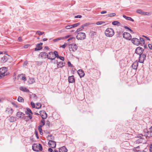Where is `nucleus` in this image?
Segmentation results:
<instances>
[{"mask_svg":"<svg viewBox=\"0 0 152 152\" xmlns=\"http://www.w3.org/2000/svg\"><path fill=\"white\" fill-rule=\"evenodd\" d=\"M114 34V32L113 30L111 28H107L105 31V34L107 37H112Z\"/></svg>","mask_w":152,"mask_h":152,"instance_id":"obj_1","label":"nucleus"},{"mask_svg":"<svg viewBox=\"0 0 152 152\" xmlns=\"http://www.w3.org/2000/svg\"><path fill=\"white\" fill-rule=\"evenodd\" d=\"M86 36L84 33L79 32L78 33L76 36V38L78 40H83L86 38Z\"/></svg>","mask_w":152,"mask_h":152,"instance_id":"obj_2","label":"nucleus"},{"mask_svg":"<svg viewBox=\"0 0 152 152\" xmlns=\"http://www.w3.org/2000/svg\"><path fill=\"white\" fill-rule=\"evenodd\" d=\"M69 48L70 51L75 52L77 50V46L76 44L72 43L69 45Z\"/></svg>","mask_w":152,"mask_h":152,"instance_id":"obj_3","label":"nucleus"},{"mask_svg":"<svg viewBox=\"0 0 152 152\" xmlns=\"http://www.w3.org/2000/svg\"><path fill=\"white\" fill-rule=\"evenodd\" d=\"M7 71V69L6 67L0 68V79L5 76V73Z\"/></svg>","mask_w":152,"mask_h":152,"instance_id":"obj_4","label":"nucleus"},{"mask_svg":"<svg viewBox=\"0 0 152 152\" xmlns=\"http://www.w3.org/2000/svg\"><path fill=\"white\" fill-rule=\"evenodd\" d=\"M146 56L145 54H140L138 62L140 63H143L145 59Z\"/></svg>","mask_w":152,"mask_h":152,"instance_id":"obj_5","label":"nucleus"},{"mask_svg":"<svg viewBox=\"0 0 152 152\" xmlns=\"http://www.w3.org/2000/svg\"><path fill=\"white\" fill-rule=\"evenodd\" d=\"M123 37L125 39L130 40L132 39V36L131 34L127 32H125L123 34Z\"/></svg>","mask_w":152,"mask_h":152,"instance_id":"obj_6","label":"nucleus"},{"mask_svg":"<svg viewBox=\"0 0 152 152\" xmlns=\"http://www.w3.org/2000/svg\"><path fill=\"white\" fill-rule=\"evenodd\" d=\"M131 41L133 44L137 45H138L140 44L139 39L136 38H133L131 40Z\"/></svg>","mask_w":152,"mask_h":152,"instance_id":"obj_7","label":"nucleus"},{"mask_svg":"<svg viewBox=\"0 0 152 152\" xmlns=\"http://www.w3.org/2000/svg\"><path fill=\"white\" fill-rule=\"evenodd\" d=\"M48 145L50 147L52 148H55L56 146V142L52 140H49L48 142Z\"/></svg>","mask_w":152,"mask_h":152,"instance_id":"obj_8","label":"nucleus"},{"mask_svg":"<svg viewBox=\"0 0 152 152\" xmlns=\"http://www.w3.org/2000/svg\"><path fill=\"white\" fill-rule=\"evenodd\" d=\"M40 115L43 119H45L47 117V114L44 110L40 111L39 112Z\"/></svg>","mask_w":152,"mask_h":152,"instance_id":"obj_9","label":"nucleus"},{"mask_svg":"<svg viewBox=\"0 0 152 152\" xmlns=\"http://www.w3.org/2000/svg\"><path fill=\"white\" fill-rule=\"evenodd\" d=\"M143 49L141 47H138L136 49L135 53L137 54H143Z\"/></svg>","mask_w":152,"mask_h":152,"instance_id":"obj_10","label":"nucleus"},{"mask_svg":"<svg viewBox=\"0 0 152 152\" xmlns=\"http://www.w3.org/2000/svg\"><path fill=\"white\" fill-rule=\"evenodd\" d=\"M136 12L138 14L144 15H148L149 13L148 12H144L141 9H138L136 10Z\"/></svg>","mask_w":152,"mask_h":152,"instance_id":"obj_11","label":"nucleus"},{"mask_svg":"<svg viewBox=\"0 0 152 152\" xmlns=\"http://www.w3.org/2000/svg\"><path fill=\"white\" fill-rule=\"evenodd\" d=\"M47 58L49 59L52 60H54L56 57H54L53 53L52 52H51L48 53L47 55Z\"/></svg>","mask_w":152,"mask_h":152,"instance_id":"obj_12","label":"nucleus"},{"mask_svg":"<svg viewBox=\"0 0 152 152\" xmlns=\"http://www.w3.org/2000/svg\"><path fill=\"white\" fill-rule=\"evenodd\" d=\"M25 114L21 112H18L16 114V116L20 119H23L24 117Z\"/></svg>","mask_w":152,"mask_h":152,"instance_id":"obj_13","label":"nucleus"},{"mask_svg":"<svg viewBox=\"0 0 152 152\" xmlns=\"http://www.w3.org/2000/svg\"><path fill=\"white\" fill-rule=\"evenodd\" d=\"M43 43L42 42H40L39 44L36 45V48H35L34 50L35 51H38L42 49V45Z\"/></svg>","mask_w":152,"mask_h":152,"instance_id":"obj_14","label":"nucleus"},{"mask_svg":"<svg viewBox=\"0 0 152 152\" xmlns=\"http://www.w3.org/2000/svg\"><path fill=\"white\" fill-rule=\"evenodd\" d=\"M77 73L79 74L80 77L84 76L85 73L82 69H79L77 71Z\"/></svg>","mask_w":152,"mask_h":152,"instance_id":"obj_15","label":"nucleus"},{"mask_svg":"<svg viewBox=\"0 0 152 152\" xmlns=\"http://www.w3.org/2000/svg\"><path fill=\"white\" fill-rule=\"evenodd\" d=\"M138 66V62L136 61L134 62L132 65V68L134 69H137Z\"/></svg>","mask_w":152,"mask_h":152,"instance_id":"obj_16","label":"nucleus"},{"mask_svg":"<svg viewBox=\"0 0 152 152\" xmlns=\"http://www.w3.org/2000/svg\"><path fill=\"white\" fill-rule=\"evenodd\" d=\"M68 81L69 83H72L75 82L74 76L72 75L69 76L68 78Z\"/></svg>","mask_w":152,"mask_h":152,"instance_id":"obj_17","label":"nucleus"},{"mask_svg":"<svg viewBox=\"0 0 152 152\" xmlns=\"http://www.w3.org/2000/svg\"><path fill=\"white\" fill-rule=\"evenodd\" d=\"M32 149L34 151H38V145L37 144H34L32 146Z\"/></svg>","mask_w":152,"mask_h":152,"instance_id":"obj_18","label":"nucleus"},{"mask_svg":"<svg viewBox=\"0 0 152 152\" xmlns=\"http://www.w3.org/2000/svg\"><path fill=\"white\" fill-rule=\"evenodd\" d=\"M40 56L42 58H45L46 57L47 58L48 54L45 52H43L40 53Z\"/></svg>","mask_w":152,"mask_h":152,"instance_id":"obj_19","label":"nucleus"},{"mask_svg":"<svg viewBox=\"0 0 152 152\" xmlns=\"http://www.w3.org/2000/svg\"><path fill=\"white\" fill-rule=\"evenodd\" d=\"M59 152H66L67 150L65 146H63L59 148Z\"/></svg>","mask_w":152,"mask_h":152,"instance_id":"obj_20","label":"nucleus"},{"mask_svg":"<svg viewBox=\"0 0 152 152\" xmlns=\"http://www.w3.org/2000/svg\"><path fill=\"white\" fill-rule=\"evenodd\" d=\"M8 56H4L1 58V62L4 63L6 62L8 59Z\"/></svg>","mask_w":152,"mask_h":152,"instance_id":"obj_21","label":"nucleus"},{"mask_svg":"<svg viewBox=\"0 0 152 152\" xmlns=\"http://www.w3.org/2000/svg\"><path fill=\"white\" fill-rule=\"evenodd\" d=\"M20 90L22 91H23L26 92H29V91L26 88L24 87L23 86H21L20 87Z\"/></svg>","mask_w":152,"mask_h":152,"instance_id":"obj_22","label":"nucleus"},{"mask_svg":"<svg viewBox=\"0 0 152 152\" xmlns=\"http://www.w3.org/2000/svg\"><path fill=\"white\" fill-rule=\"evenodd\" d=\"M5 112L6 113H8L11 114L13 112L12 109L11 108H7L6 109Z\"/></svg>","mask_w":152,"mask_h":152,"instance_id":"obj_23","label":"nucleus"},{"mask_svg":"<svg viewBox=\"0 0 152 152\" xmlns=\"http://www.w3.org/2000/svg\"><path fill=\"white\" fill-rule=\"evenodd\" d=\"M57 65L58 68L59 67L62 68L64 66L63 62L61 61L57 62Z\"/></svg>","mask_w":152,"mask_h":152,"instance_id":"obj_24","label":"nucleus"},{"mask_svg":"<svg viewBox=\"0 0 152 152\" xmlns=\"http://www.w3.org/2000/svg\"><path fill=\"white\" fill-rule=\"evenodd\" d=\"M123 17L127 20H129L133 22L134 21V20L130 17L126 16L124 15H123Z\"/></svg>","mask_w":152,"mask_h":152,"instance_id":"obj_25","label":"nucleus"},{"mask_svg":"<svg viewBox=\"0 0 152 152\" xmlns=\"http://www.w3.org/2000/svg\"><path fill=\"white\" fill-rule=\"evenodd\" d=\"M9 120L11 122H13L16 121V118L15 117L11 116L9 118Z\"/></svg>","mask_w":152,"mask_h":152,"instance_id":"obj_26","label":"nucleus"},{"mask_svg":"<svg viewBox=\"0 0 152 152\" xmlns=\"http://www.w3.org/2000/svg\"><path fill=\"white\" fill-rule=\"evenodd\" d=\"M28 82L29 84H32L35 82L34 79L33 78H30Z\"/></svg>","mask_w":152,"mask_h":152,"instance_id":"obj_27","label":"nucleus"},{"mask_svg":"<svg viewBox=\"0 0 152 152\" xmlns=\"http://www.w3.org/2000/svg\"><path fill=\"white\" fill-rule=\"evenodd\" d=\"M112 24L114 25H117L118 26L120 25L121 24L119 22L116 21L113 22Z\"/></svg>","mask_w":152,"mask_h":152,"instance_id":"obj_28","label":"nucleus"},{"mask_svg":"<svg viewBox=\"0 0 152 152\" xmlns=\"http://www.w3.org/2000/svg\"><path fill=\"white\" fill-rule=\"evenodd\" d=\"M42 127L41 126H39L38 127V130H39L40 134L42 135L43 134V133L42 132Z\"/></svg>","mask_w":152,"mask_h":152,"instance_id":"obj_29","label":"nucleus"},{"mask_svg":"<svg viewBox=\"0 0 152 152\" xmlns=\"http://www.w3.org/2000/svg\"><path fill=\"white\" fill-rule=\"evenodd\" d=\"M63 39H64V38H62V37H60L56 39H54L53 40V41L54 42H56L59 41V40H63Z\"/></svg>","mask_w":152,"mask_h":152,"instance_id":"obj_30","label":"nucleus"},{"mask_svg":"<svg viewBox=\"0 0 152 152\" xmlns=\"http://www.w3.org/2000/svg\"><path fill=\"white\" fill-rule=\"evenodd\" d=\"M26 114L27 115V116L30 119H31L32 118V116L31 113H29L28 112H25Z\"/></svg>","mask_w":152,"mask_h":152,"instance_id":"obj_31","label":"nucleus"},{"mask_svg":"<svg viewBox=\"0 0 152 152\" xmlns=\"http://www.w3.org/2000/svg\"><path fill=\"white\" fill-rule=\"evenodd\" d=\"M18 100L20 102H24V101L23 99L20 96H18Z\"/></svg>","mask_w":152,"mask_h":152,"instance_id":"obj_32","label":"nucleus"},{"mask_svg":"<svg viewBox=\"0 0 152 152\" xmlns=\"http://www.w3.org/2000/svg\"><path fill=\"white\" fill-rule=\"evenodd\" d=\"M139 40L140 41V44L144 45L145 44V40L143 38L140 37Z\"/></svg>","mask_w":152,"mask_h":152,"instance_id":"obj_33","label":"nucleus"},{"mask_svg":"<svg viewBox=\"0 0 152 152\" xmlns=\"http://www.w3.org/2000/svg\"><path fill=\"white\" fill-rule=\"evenodd\" d=\"M84 28L83 27V26L82 25L80 28H79L77 29L75 32L77 33L78 32H79L80 31L82 30L83 29H84Z\"/></svg>","mask_w":152,"mask_h":152,"instance_id":"obj_34","label":"nucleus"},{"mask_svg":"<svg viewBox=\"0 0 152 152\" xmlns=\"http://www.w3.org/2000/svg\"><path fill=\"white\" fill-rule=\"evenodd\" d=\"M53 53V54H54L55 56L54 57H57L58 58L59 57V56L58 55V52L56 51H55Z\"/></svg>","mask_w":152,"mask_h":152,"instance_id":"obj_35","label":"nucleus"},{"mask_svg":"<svg viewBox=\"0 0 152 152\" xmlns=\"http://www.w3.org/2000/svg\"><path fill=\"white\" fill-rule=\"evenodd\" d=\"M80 24V23H75V24H73V25H72V28H75V27L77 26H78Z\"/></svg>","mask_w":152,"mask_h":152,"instance_id":"obj_36","label":"nucleus"},{"mask_svg":"<svg viewBox=\"0 0 152 152\" xmlns=\"http://www.w3.org/2000/svg\"><path fill=\"white\" fill-rule=\"evenodd\" d=\"M42 105L40 103H37L36 104V109H39L41 107Z\"/></svg>","mask_w":152,"mask_h":152,"instance_id":"obj_37","label":"nucleus"},{"mask_svg":"<svg viewBox=\"0 0 152 152\" xmlns=\"http://www.w3.org/2000/svg\"><path fill=\"white\" fill-rule=\"evenodd\" d=\"M116 15V14L115 13H110L108 15H107V16H108L109 17H114Z\"/></svg>","mask_w":152,"mask_h":152,"instance_id":"obj_38","label":"nucleus"},{"mask_svg":"<svg viewBox=\"0 0 152 152\" xmlns=\"http://www.w3.org/2000/svg\"><path fill=\"white\" fill-rule=\"evenodd\" d=\"M23 119L26 121H28L30 120L29 119V118L27 116H25V115L24 116V117Z\"/></svg>","mask_w":152,"mask_h":152,"instance_id":"obj_39","label":"nucleus"},{"mask_svg":"<svg viewBox=\"0 0 152 152\" xmlns=\"http://www.w3.org/2000/svg\"><path fill=\"white\" fill-rule=\"evenodd\" d=\"M38 149L39 150H39L40 151H42V148L41 145L40 144H39L38 145Z\"/></svg>","mask_w":152,"mask_h":152,"instance_id":"obj_40","label":"nucleus"},{"mask_svg":"<svg viewBox=\"0 0 152 152\" xmlns=\"http://www.w3.org/2000/svg\"><path fill=\"white\" fill-rule=\"evenodd\" d=\"M103 21H98L96 23V24L97 25H102L105 23Z\"/></svg>","mask_w":152,"mask_h":152,"instance_id":"obj_41","label":"nucleus"},{"mask_svg":"<svg viewBox=\"0 0 152 152\" xmlns=\"http://www.w3.org/2000/svg\"><path fill=\"white\" fill-rule=\"evenodd\" d=\"M45 121L44 119H42L41 121V124L39 125V126H41L42 127L45 124Z\"/></svg>","mask_w":152,"mask_h":152,"instance_id":"obj_42","label":"nucleus"},{"mask_svg":"<svg viewBox=\"0 0 152 152\" xmlns=\"http://www.w3.org/2000/svg\"><path fill=\"white\" fill-rule=\"evenodd\" d=\"M26 110H27V111H26V112H28V113H31V114H33V113L32 112L31 110L29 108H27Z\"/></svg>","mask_w":152,"mask_h":152,"instance_id":"obj_43","label":"nucleus"},{"mask_svg":"<svg viewBox=\"0 0 152 152\" xmlns=\"http://www.w3.org/2000/svg\"><path fill=\"white\" fill-rule=\"evenodd\" d=\"M36 33H37L39 35H42L44 33V32H41L40 31H37L36 32Z\"/></svg>","mask_w":152,"mask_h":152,"instance_id":"obj_44","label":"nucleus"},{"mask_svg":"<svg viewBox=\"0 0 152 152\" xmlns=\"http://www.w3.org/2000/svg\"><path fill=\"white\" fill-rule=\"evenodd\" d=\"M124 62V61L123 60H121L120 61L119 63L121 65V66H124L123 64Z\"/></svg>","mask_w":152,"mask_h":152,"instance_id":"obj_45","label":"nucleus"},{"mask_svg":"<svg viewBox=\"0 0 152 152\" xmlns=\"http://www.w3.org/2000/svg\"><path fill=\"white\" fill-rule=\"evenodd\" d=\"M145 135L147 137H149L151 135L150 132L149 131L147 132L146 134H145Z\"/></svg>","mask_w":152,"mask_h":152,"instance_id":"obj_46","label":"nucleus"},{"mask_svg":"<svg viewBox=\"0 0 152 152\" xmlns=\"http://www.w3.org/2000/svg\"><path fill=\"white\" fill-rule=\"evenodd\" d=\"M65 28L66 29H69L71 28H72L71 25H69L66 26L65 27Z\"/></svg>","mask_w":152,"mask_h":152,"instance_id":"obj_47","label":"nucleus"},{"mask_svg":"<svg viewBox=\"0 0 152 152\" xmlns=\"http://www.w3.org/2000/svg\"><path fill=\"white\" fill-rule=\"evenodd\" d=\"M67 45V44L66 43H65L64 45H62V46H61V47L63 48H65L66 46Z\"/></svg>","mask_w":152,"mask_h":152,"instance_id":"obj_48","label":"nucleus"},{"mask_svg":"<svg viewBox=\"0 0 152 152\" xmlns=\"http://www.w3.org/2000/svg\"><path fill=\"white\" fill-rule=\"evenodd\" d=\"M90 24V23H86L83 25H82L83 27H84L85 26H88Z\"/></svg>","mask_w":152,"mask_h":152,"instance_id":"obj_49","label":"nucleus"},{"mask_svg":"<svg viewBox=\"0 0 152 152\" xmlns=\"http://www.w3.org/2000/svg\"><path fill=\"white\" fill-rule=\"evenodd\" d=\"M30 46V45L29 44L25 45L24 46V48H27Z\"/></svg>","mask_w":152,"mask_h":152,"instance_id":"obj_50","label":"nucleus"},{"mask_svg":"<svg viewBox=\"0 0 152 152\" xmlns=\"http://www.w3.org/2000/svg\"><path fill=\"white\" fill-rule=\"evenodd\" d=\"M49 137L50 138V139L51 140H54V137L51 134L49 135Z\"/></svg>","mask_w":152,"mask_h":152,"instance_id":"obj_51","label":"nucleus"},{"mask_svg":"<svg viewBox=\"0 0 152 152\" xmlns=\"http://www.w3.org/2000/svg\"><path fill=\"white\" fill-rule=\"evenodd\" d=\"M31 104L33 108H34L35 107V105L34 103L33 102H31Z\"/></svg>","mask_w":152,"mask_h":152,"instance_id":"obj_52","label":"nucleus"},{"mask_svg":"<svg viewBox=\"0 0 152 152\" xmlns=\"http://www.w3.org/2000/svg\"><path fill=\"white\" fill-rule=\"evenodd\" d=\"M82 17V16L81 15H78L75 16V18H81Z\"/></svg>","mask_w":152,"mask_h":152,"instance_id":"obj_53","label":"nucleus"},{"mask_svg":"<svg viewBox=\"0 0 152 152\" xmlns=\"http://www.w3.org/2000/svg\"><path fill=\"white\" fill-rule=\"evenodd\" d=\"M68 65L69 66L72 67V65L71 64L70 62L69 61L68 62Z\"/></svg>","mask_w":152,"mask_h":152,"instance_id":"obj_54","label":"nucleus"},{"mask_svg":"<svg viewBox=\"0 0 152 152\" xmlns=\"http://www.w3.org/2000/svg\"><path fill=\"white\" fill-rule=\"evenodd\" d=\"M32 97L34 98V99H36L37 98V96L35 94H32Z\"/></svg>","mask_w":152,"mask_h":152,"instance_id":"obj_55","label":"nucleus"},{"mask_svg":"<svg viewBox=\"0 0 152 152\" xmlns=\"http://www.w3.org/2000/svg\"><path fill=\"white\" fill-rule=\"evenodd\" d=\"M58 58H59L60 60L64 61V58L63 56H59Z\"/></svg>","mask_w":152,"mask_h":152,"instance_id":"obj_56","label":"nucleus"},{"mask_svg":"<svg viewBox=\"0 0 152 152\" xmlns=\"http://www.w3.org/2000/svg\"><path fill=\"white\" fill-rule=\"evenodd\" d=\"M22 79L24 81H26V78L25 77L23 76L22 77Z\"/></svg>","mask_w":152,"mask_h":152,"instance_id":"obj_57","label":"nucleus"},{"mask_svg":"<svg viewBox=\"0 0 152 152\" xmlns=\"http://www.w3.org/2000/svg\"><path fill=\"white\" fill-rule=\"evenodd\" d=\"M142 36L143 37L146 38L147 40H150V38L149 37H148L146 36H144V35H142Z\"/></svg>","mask_w":152,"mask_h":152,"instance_id":"obj_58","label":"nucleus"},{"mask_svg":"<svg viewBox=\"0 0 152 152\" xmlns=\"http://www.w3.org/2000/svg\"><path fill=\"white\" fill-rule=\"evenodd\" d=\"M148 47L149 49H152V45L151 44H148Z\"/></svg>","mask_w":152,"mask_h":152,"instance_id":"obj_59","label":"nucleus"},{"mask_svg":"<svg viewBox=\"0 0 152 152\" xmlns=\"http://www.w3.org/2000/svg\"><path fill=\"white\" fill-rule=\"evenodd\" d=\"M70 35H68V36H66L64 37H62V38H64V39H67L69 37H70Z\"/></svg>","mask_w":152,"mask_h":152,"instance_id":"obj_60","label":"nucleus"},{"mask_svg":"<svg viewBox=\"0 0 152 152\" xmlns=\"http://www.w3.org/2000/svg\"><path fill=\"white\" fill-rule=\"evenodd\" d=\"M48 151L50 152H53V150L52 148H50L48 149Z\"/></svg>","mask_w":152,"mask_h":152,"instance_id":"obj_61","label":"nucleus"},{"mask_svg":"<svg viewBox=\"0 0 152 152\" xmlns=\"http://www.w3.org/2000/svg\"><path fill=\"white\" fill-rule=\"evenodd\" d=\"M107 12L106 11H102L101 12V14H104L106 13Z\"/></svg>","mask_w":152,"mask_h":152,"instance_id":"obj_62","label":"nucleus"},{"mask_svg":"<svg viewBox=\"0 0 152 152\" xmlns=\"http://www.w3.org/2000/svg\"><path fill=\"white\" fill-rule=\"evenodd\" d=\"M124 28H125V29H128L130 31V30L131 29L129 27H128L127 26H125L124 27Z\"/></svg>","mask_w":152,"mask_h":152,"instance_id":"obj_63","label":"nucleus"},{"mask_svg":"<svg viewBox=\"0 0 152 152\" xmlns=\"http://www.w3.org/2000/svg\"><path fill=\"white\" fill-rule=\"evenodd\" d=\"M75 39V38L74 37H70V38L68 40H67V41H70L71 40H72V39Z\"/></svg>","mask_w":152,"mask_h":152,"instance_id":"obj_64","label":"nucleus"}]
</instances>
